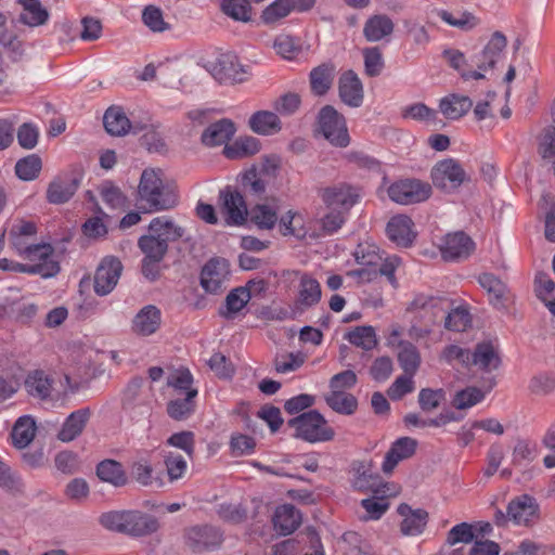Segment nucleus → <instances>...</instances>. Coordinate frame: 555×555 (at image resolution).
Wrapping results in <instances>:
<instances>
[{
	"instance_id": "nucleus-1",
	"label": "nucleus",
	"mask_w": 555,
	"mask_h": 555,
	"mask_svg": "<svg viewBox=\"0 0 555 555\" xmlns=\"http://www.w3.org/2000/svg\"><path fill=\"white\" fill-rule=\"evenodd\" d=\"M451 307L446 297L429 296L426 294L416 295L406 308L410 326L408 335L412 340L421 341L426 339L434 330L439 318Z\"/></svg>"
},
{
	"instance_id": "nucleus-2",
	"label": "nucleus",
	"mask_w": 555,
	"mask_h": 555,
	"mask_svg": "<svg viewBox=\"0 0 555 555\" xmlns=\"http://www.w3.org/2000/svg\"><path fill=\"white\" fill-rule=\"evenodd\" d=\"M162 170L147 168L143 170L138 186L141 202L150 211L168 210L178 205V195L172 185L163 180Z\"/></svg>"
},
{
	"instance_id": "nucleus-3",
	"label": "nucleus",
	"mask_w": 555,
	"mask_h": 555,
	"mask_svg": "<svg viewBox=\"0 0 555 555\" xmlns=\"http://www.w3.org/2000/svg\"><path fill=\"white\" fill-rule=\"evenodd\" d=\"M287 424L295 429L296 438L310 443L331 441L335 437L334 429L317 410L304 412L289 420Z\"/></svg>"
},
{
	"instance_id": "nucleus-4",
	"label": "nucleus",
	"mask_w": 555,
	"mask_h": 555,
	"mask_svg": "<svg viewBox=\"0 0 555 555\" xmlns=\"http://www.w3.org/2000/svg\"><path fill=\"white\" fill-rule=\"evenodd\" d=\"M319 127L323 137L334 146L346 147L350 137L346 120L333 106L326 105L319 113Z\"/></svg>"
},
{
	"instance_id": "nucleus-5",
	"label": "nucleus",
	"mask_w": 555,
	"mask_h": 555,
	"mask_svg": "<svg viewBox=\"0 0 555 555\" xmlns=\"http://www.w3.org/2000/svg\"><path fill=\"white\" fill-rule=\"evenodd\" d=\"M430 195V184L417 179L399 180L388 188L390 199L401 205L417 204L428 199Z\"/></svg>"
},
{
	"instance_id": "nucleus-6",
	"label": "nucleus",
	"mask_w": 555,
	"mask_h": 555,
	"mask_svg": "<svg viewBox=\"0 0 555 555\" xmlns=\"http://www.w3.org/2000/svg\"><path fill=\"white\" fill-rule=\"evenodd\" d=\"M433 184L446 192L455 191L468 177L461 164L452 158L438 162L430 173Z\"/></svg>"
},
{
	"instance_id": "nucleus-7",
	"label": "nucleus",
	"mask_w": 555,
	"mask_h": 555,
	"mask_svg": "<svg viewBox=\"0 0 555 555\" xmlns=\"http://www.w3.org/2000/svg\"><path fill=\"white\" fill-rule=\"evenodd\" d=\"M221 212L228 225H243L248 219V208L243 195L227 186L219 192Z\"/></svg>"
},
{
	"instance_id": "nucleus-8",
	"label": "nucleus",
	"mask_w": 555,
	"mask_h": 555,
	"mask_svg": "<svg viewBox=\"0 0 555 555\" xmlns=\"http://www.w3.org/2000/svg\"><path fill=\"white\" fill-rule=\"evenodd\" d=\"M229 274V261L223 258H212L202 269L201 285L207 293H221L227 288Z\"/></svg>"
},
{
	"instance_id": "nucleus-9",
	"label": "nucleus",
	"mask_w": 555,
	"mask_h": 555,
	"mask_svg": "<svg viewBox=\"0 0 555 555\" xmlns=\"http://www.w3.org/2000/svg\"><path fill=\"white\" fill-rule=\"evenodd\" d=\"M122 272V264L115 257H105L98 266L93 288L96 295L106 296L116 287Z\"/></svg>"
},
{
	"instance_id": "nucleus-10",
	"label": "nucleus",
	"mask_w": 555,
	"mask_h": 555,
	"mask_svg": "<svg viewBox=\"0 0 555 555\" xmlns=\"http://www.w3.org/2000/svg\"><path fill=\"white\" fill-rule=\"evenodd\" d=\"M506 37L501 31H495L483 49L474 55L473 63L477 67L475 72L485 74L493 69L495 64L504 56Z\"/></svg>"
},
{
	"instance_id": "nucleus-11",
	"label": "nucleus",
	"mask_w": 555,
	"mask_h": 555,
	"mask_svg": "<svg viewBox=\"0 0 555 555\" xmlns=\"http://www.w3.org/2000/svg\"><path fill=\"white\" fill-rule=\"evenodd\" d=\"M223 533L214 526H195L186 532V543L194 552L211 551L221 545Z\"/></svg>"
},
{
	"instance_id": "nucleus-12",
	"label": "nucleus",
	"mask_w": 555,
	"mask_h": 555,
	"mask_svg": "<svg viewBox=\"0 0 555 555\" xmlns=\"http://www.w3.org/2000/svg\"><path fill=\"white\" fill-rule=\"evenodd\" d=\"M358 198V190L345 183L326 188L322 192V199L328 209L343 210L345 214L350 210Z\"/></svg>"
},
{
	"instance_id": "nucleus-13",
	"label": "nucleus",
	"mask_w": 555,
	"mask_h": 555,
	"mask_svg": "<svg viewBox=\"0 0 555 555\" xmlns=\"http://www.w3.org/2000/svg\"><path fill=\"white\" fill-rule=\"evenodd\" d=\"M479 285L486 291L489 304L498 310H503L512 300V293L506 283L492 273H481Z\"/></svg>"
},
{
	"instance_id": "nucleus-14",
	"label": "nucleus",
	"mask_w": 555,
	"mask_h": 555,
	"mask_svg": "<svg viewBox=\"0 0 555 555\" xmlns=\"http://www.w3.org/2000/svg\"><path fill=\"white\" fill-rule=\"evenodd\" d=\"M474 248V242L464 232L447 234L440 246L442 257L446 260H459L467 258Z\"/></svg>"
},
{
	"instance_id": "nucleus-15",
	"label": "nucleus",
	"mask_w": 555,
	"mask_h": 555,
	"mask_svg": "<svg viewBox=\"0 0 555 555\" xmlns=\"http://www.w3.org/2000/svg\"><path fill=\"white\" fill-rule=\"evenodd\" d=\"M17 251L25 259L34 262L31 266L49 267L48 271H52V273L41 275L42 278H52L60 272L59 262L52 259L53 247L50 244L23 246Z\"/></svg>"
},
{
	"instance_id": "nucleus-16",
	"label": "nucleus",
	"mask_w": 555,
	"mask_h": 555,
	"mask_svg": "<svg viewBox=\"0 0 555 555\" xmlns=\"http://www.w3.org/2000/svg\"><path fill=\"white\" fill-rule=\"evenodd\" d=\"M413 225L414 223L409 216H393L387 223V236L397 246L406 248L412 245L416 236Z\"/></svg>"
},
{
	"instance_id": "nucleus-17",
	"label": "nucleus",
	"mask_w": 555,
	"mask_h": 555,
	"mask_svg": "<svg viewBox=\"0 0 555 555\" xmlns=\"http://www.w3.org/2000/svg\"><path fill=\"white\" fill-rule=\"evenodd\" d=\"M340 100L350 107H360L363 103V86L360 78L352 72L344 73L338 81Z\"/></svg>"
},
{
	"instance_id": "nucleus-18",
	"label": "nucleus",
	"mask_w": 555,
	"mask_h": 555,
	"mask_svg": "<svg viewBox=\"0 0 555 555\" xmlns=\"http://www.w3.org/2000/svg\"><path fill=\"white\" fill-rule=\"evenodd\" d=\"M212 76L219 80L230 79L241 82L244 79L246 70L238 62V57L233 53H224L210 69Z\"/></svg>"
},
{
	"instance_id": "nucleus-19",
	"label": "nucleus",
	"mask_w": 555,
	"mask_h": 555,
	"mask_svg": "<svg viewBox=\"0 0 555 555\" xmlns=\"http://www.w3.org/2000/svg\"><path fill=\"white\" fill-rule=\"evenodd\" d=\"M417 441L410 437L397 439L385 455L383 472L389 474L400 461L411 457L416 450Z\"/></svg>"
},
{
	"instance_id": "nucleus-20",
	"label": "nucleus",
	"mask_w": 555,
	"mask_h": 555,
	"mask_svg": "<svg viewBox=\"0 0 555 555\" xmlns=\"http://www.w3.org/2000/svg\"><path fill=\"white\" fill-rule=\"evenodd\" d=\"M78 186L79 182L75 178L56 177L48 185L47 199L54 205L67 203L74 196Z\"/></svg>"
},
{
	"instance_id": "nucleus-21",
	"label": "nucleus",
	"mask_w": 555,
	"mask_h": 555,
	"mask_svg": "<svg viewBox=\"0 0 555 555\" xmlns=\"http://www.w3.org/2000/svg\"><path fill=\"white\" fill-rule=\"evenodd\" d=\"M25 389L35 398L53 401L55 387L53 380L43 371L30 372L25 379Z\"/></svg>"
},
{
	"instance_id": "nucleus-22",
	"label": "nucleus",
	"mask_w": 555,
	"mask_h": 555,
	"mask_svg": "<svg viewBox=\"0 0 555 555\" xmlns=\"http://www.w3.org/2000/svg\"><path fill=\"white\" fill-rule=\"evenodd\" d=\"M272 520L275 531L288 535L301 524V514L294 505L284 504L276 507Z\"/></svg>"
},
{
	"instance_id": "nucleus-23",
	"label": "nucleus",
	"mask_w": 555,
	"mask_h": 555,
	"mask_svg": "<svg viewBox=\"0 0 555 555\" xmlns=\"http://www.w3.org/2000/svg\"><path fill=\"white\" fill-rule=\"evenodd\" d=\"M400 263V259L397 256L380 259L379 264L375 269H359L349 272V275L358 276L361 282H371L377 278V275H384L390 282L391 285H396L397 281L395 278V271Z\"/></svg>"
},
{
	"instance_id": "nucleus-24",
	"label": "nucleus",
	"mask_w": 555,
	"mask_h": 555,
	"mask_svg": "<svg viewBox=\"0 0 555 555\" xmlns=\"http://www.w3.org/2000/svg\"><path fill=\"white\" fill-rule=\"evenodd\" d=\"M235 133L234 124L227 118L220 119L208 126L202 133V143L206 146L225 144Z\"/></svg>"
},
{
	"instance_id": "nucleus-25",
	"label": "nucleus",
	"mask_w": 555,
	"mask_h": 555,
	"mask_svg": "<svg viewBox=\"0 0 555 555\" xmlns=\"http://www.w3.org/2000/svg\"><path fill=\"white\" fill-rule=\"evenodd\" d=\"M89 409H79L70 413L57 434V439L63 442H70L81 435L90 418Z\"/></svg>"
},
{
	"instance_id": "nucleus-26",
	"label": "nucleus",
	"mask_w": 555,
	"mask_h": 555,
	"mask_svg": "<svg viewBox=\"0 0 555 555\" xmlns=\"http://www.w3.org/2000/svg\"><path fill=\"white\" fill-rule=\"evenodd\" d=\"M398 513L403 517L401 532L404 535H417L423 532L428 518L426 511L422 508L412 509L403 503L399 505Z\"/></svg>"
},
{
	"instance_id": "nucleus-27",
	"label": "nucleus",
	"mask_w": 555,
	"mask_h": 555,
	"mask_svg": "<svg viewBox=\"0 0 555 555\" xmlns=\"http://www.w3.org/2000/svg\"><path fill=\"white\" fill-rule=\"evenodd\" d=\"M395 24L386 14H375L369 17L363 27V36L370 42H377L393 33Z\"/></svg>"
},
{
	"instance_id": "nucleus-28",
	"label": "nucleus",
	"mask_w": 555,
	"mask_h": 555,
	"mask_svg": "<svg viewBox=\"0 0 555 555\" xmlns=\"http://www.w3.org/2000/svg\"><path fill=\"white\" fill-rule=\"evenodd\" d=\"M160 325V311L149 305L143 307L132 320V331L142 336L154 334Z\"/></svg>"
},
{
	"instance_id": "nucleus-29",
	"label": "nucleus",
	"mask_w": 555,
	"mask_h": 555,
	"mask_svg": "<svg viewBox=\"0 0 555 555\" xmlns=\"http://www.w3.org/2000/svg\"><path fill=\"white\" fill-rule=\"evenodd\" d=\"M538 505L529 495H521L509 502L507 516L517 525H528L537 515Z\"/></svg>"
},
{
	"instance_id": "nucleus-30",
	"label": "nucleus",
	"mask_w": 555,
	"mask_h": 555,
	"mask_svg": "<svg viewBox=\"0 0 555 555\" xmlns=\"http://www.w3.org/2000/svg\"><path fill=\"white\" fill-rule=\"evenodd\" d=\"M127 534L142 537L157 531L159 525L155 517L137 511L126 512Z\"/></svg>"
},
{
	"instance_id": "nucleus-31",
	"label": "nucleus",
	"mask_w": 555,
	"mask_h": 555,
	"mask_svg": "<svg viewBox=\"0 0 555 555\" xmlns=\"http://www.w3.org/2000/svg\"><path fill=\"white\" fill-rule=\"evenodd\" d=\"M470 357V365L486 372L496 370L501 363L498 350L487 341L477 344Z\"/></svg>"
},
{
	"instance_id": "nucleus-32",
	"label": "nucleus",
	"mask_w": 555,
	"mask_h": 555,
	"mask_svg": "<svg viewBox=\"0 0 555 555\" xmlns=\"http://www.w3.org/2000/svg\"><path fill=\"white\" fill-rule=\"evenodd\" d=\"M253 132L261 135H272L281 131L282 124L279 116L270 111H258L248 120Z\"/></svg>"
},
{
	"instance_id": "nucleus-33",
	"label": "nucleus",
	"mask_w": 555,
	"mask_h": 555,
	"mask_svg": "<svg viewBox=\"0 0 555 555\" xmlns=\"http://www.w3.org/2000/svg\"><path fill=\"white\" fill-rule=\"evenodd\" d=\"M22 5V12L18 21L29 27H37L44 25L49 17V11L42 5L39 0H17Z\"/></svg>"
},
{
	"instance_id": "nucleus-34",
	"label": "nucleus",
	"mask_w": 555,
	"mask_h": 555,
	"mask_svg": "<svg viewBox=\"0 0 555 555\" xmlns=\"http://www.w3.org/2000/svg\"><path fill=\"white\" fill-rule=\"evenodd\" d=\"M321 296L320 283L311 275L302 273L298 285L297 304L302 308H309L319 304Z\"/></svg>"
},
{
	"instance_id": "nucleus-35",
	"label": "nucleus",
	"mask_w": 555,
	"mask_h": 555,
	"mask_svg": "<svg viewBox=\"0 0 555 555\" xmlns=\"http://www.w3.org/2000/svg\"><path fill=\"white\" fill-rule=\"evenodd\" d=\"M149 230L160 241H164L167 246L169 242L178 241L184 234L182 227L176 224L170 218L165 216L154 218L150 222Z\"/></svg>"
},
{
	"instance_id": "nucleus-36",
	"label": "nucleus",
	"mask_w": 555,
	"mask_h": 555,
	"mask_svg": "<svg viewBox=\"0 0 555 555\" xmlns=\"http://www.w3.org/2000/svg\"><path fill=\"white\" fill-rule=\"evenodd\" d=\"M336 67L332 63H323L310 72L311 90L317 95H324L332 87Z\"/></svg>"
},
{
	"instance_id": "nucleus-37",
	"label": "nucleus",
	"mask_w": 555,
	"mask_h": 555,
	"mask_svg": "<svg viewBox=\"0 0 555 555\" xmlns=\"http://www.w3.org/2000/svg\"><path fill=\"white\" fill-rule=\"evenodd\" d=\"M473 106V101L466 95L449 94L440 100V111L449 119H459Z\"/></svg>"
},
{
	"instance_id": "nucleus-38",
	"label": "nucleus",
	"mask_w": 555,
	"mask_h": 555,
	"mask_svg": "<svg viewBox=\"0 0 555 555\" xmlns=\"http://www.w3.org/2000/svg\"><path fill=\"white\" fill-rule=\"evenodd\" d=\"M105 130L116 137L125 135L131 129L129 118L126 116L121 107L112 106L107 108L103 117Z\"/></svg>"
},
{
	"instance_id": "nucleus-39",
	"label": "nucleus",
	"mask_w": 555,
	"mask_h": 555,
	"mask_svg": "<svg viewBox=\"0 0 555 555\" xmlns=\"http://www.w3.org/2000/svg\"><path fill=\"white\" fill-rule=\"evenodd\" d=\"M98 477L114 487H124L128 482L122 465L114 460H104L96 466Z\"/></svg>"
},
{
	"instance_id": "nucleus-40",
	"label": "nucleus",
	"mask_w": 555,
	"mask_h": 555,
	"mask_svg": "<svg viewBox=\"0 0 555 555\" xmlns=\"http://www.w3.org/2000/svg\"><path fill=\"white\" fill-rule=\"evenodd\" d=\"M36 422L29 415L21 416L14 424L12 429L13 444L18 449L26 448L36 436Z\"/></svg>"
},
{
	"instance_id": "nucleus-41",
	"label": "nucleus",
	"mask_w": 555,
	"mask_h": 555,
	"mask_svg": "<svg viewBox=\"0 0 555 555\" xmlns=\"http://www.w3.org/2000/svg\"><path fill=\"white\" fill-rule=\"evenodd\" d=\"M398 361L401 369L405 374L414 375L421 364V354L417 348L411 341L403 339L398 340Z\"/></svg>"
},
{
	"instance_id": "nucleus-42",
	"label": "nucleus",
	"mask_w": 555,
	"mask_h": 555,
	"mask_svg": "<svg viewBox=\"0 0 555 555\" xmlns=\"http://www.w3.org/2000/svg\"><path fill=\"white\" fill-rule=\"evenodd\" d=\"M260 151V142L254 137H245L235 140L232 144L225 145L224 155L229 159H241L253 156Z\"/></svg>"
},
{
	"instance_id": "nucleus-43",
	"label": "nucleus",
	"mask_w": 555,
	"mask_h": 555,
	"mask_svg": "<svg viewBox=\"0 0 555 555\" xmlns=\"http://www.w3.org/2000/svg\"><path fill=\"white\" fill-rule=\"evenodd\" d=\"M183 396V398L178 397L169 401L167 405L168 415L176 421L186 420L195 411V398L197 396V390H190Z\"/></svg>"
},
{
	"instance_id": "nucleus-44",
	"label": "nucleus",
	"mask_w": 555,
	"mask_h": 555,
	"mask_svg": "<svg viewBox=\"0 0 555 555\" xmlns=\"http://www.w3.org/2000/svg\"><path fill=\"white\" fill-rule=\"evenodd\" d=\"M325 402L336 413L351 415L358 408L357 398L345 391L331 390L325 396Z\"/></svg>"
},
{
	"instance_id": "nucleus-45",
	"label": "nucleus",
	"mask_w": 555,
	"mask_h": 555,
	"mask_svg": "<svg viewBox=\"0 0 555 555\" xmlns=\"http://www.w3.org/2000/svg\"><path fill=\"white\" fill-rule=\"evenodd\" d=\"M293 12V0H274L261 12L260 20L267 26H275Z\"/></svg>"
},
{
	"instance_id": "nucleus-46",
	"label": "nucleus",
	"mask_w": 555,
	"mask_h": 555,
	"mask_svg": "<svg viewBox=\"0 0 555 555\" xmlns=\"http://www.w3.org/2000/svg\"><path fill=\"white\" fill-rule=\"evenodd\" d=\"M250 300V291L247 287H236L225 297V310H220V314L227 319L233 318Z\"/></svg>"
},
{
	"instance_id": "nucleus-47",
	"label": "nucleus",
	"mask_w": 555,
	"mask_h": 555,
	"mask_svg": "<svg viewBox=\"0 0 555 555\" xmlns=\"http://www.w3.org/2000/svg\"><path fill=\"white\" fill-rule=\"evenodd\" d=\"M138 245L149 260L162 261L167 254L168 246L152 232L139 238Z\"/></svg>"
},
{
	"instance_id": "nucleus-48",
	"label": "nucleus",
	"mask_w": 555,
	"mask_h": 555,
	"mask_svg": "<svg viewBox=\"0 0 555 555\" xmlns=\"http://www.w3.org/2000/svg\"><path fill=\"white\" fill-rule=\"evenodd\" d=\"M443 59L448 62V64L457 70L462 78L465 80L468 79H483L486 76L480 72L468 70L465 68L466 59L464 53L456 49H446L442 52Z\"/></svg>"
},
{
	"instance_id": "nucleus-49",
	"label": "nucleus",
	"mask_w": 555,
	"mask_h": 555,
	"mask_svg": "<svg viewBox=\"0 0 555 555\" xmlns=\"http://www.w3.org/2000/svg\"><path fill=\"white\" fill-rule=\"evenodd\" d=\"M250 221L261 230H271L278 222L276 211L266 204H259L248 211Z\"/></svg>"
},
{
	"instance_id": "nucleus-50",
	"label": "nucleus",
	"mask_w": 555,
	"mask_h": 555,
	"mask_svg": "<svg viewBox=\"0 0 555 555\" xmlns=\"http://www.w3.org/2000/svg\"><path fill=\"white\" fill-rule=\"evenodd\" d=\"M220 8L234 21L248 23L251 20V5L247 0H222Z\"/></svg>"
},
{
	"instance_id": "nucleus-51",
	"label": "nucleus",
	"mask_w": 555,
	"mask_h": 555,
	"mask_svg": "<svg viewBox=\"0 0 555 555\" xmlns=\"http://www.w3.org/2000/svg\"><path fill=\"white\" fill-rule=\"evenodd\" d=\"M131 476L143 487L160 488L162 479L153 476V468L147 461L134 462L131 466Z\"/></svg>"
},
{
	"instance_id": "nucleus-52",
	"label": "nucleus",
	"mask_w": 555,
	"mask_h": 555,
	"mask_svg": "<svg viewBox=\"0 0 555 555\" xmlns=\"http://www.w3.org/2000/svg\"><path fill=\"white\" fill-rule=\"evenodd\" d=\"M350 344L364 350H372L377 345L375 331L372 326H357L346 335Z\"/></svg>"
},
{
	"instance_id": "nucleus-53",
	"label": "nucleus",
	"mask_w": 555,
	"mask_h": 555,
	"mask_svg": "<svg viewBox=\"0 0 555 555\" xmlns=\"http://www.w3.org/2000/svg\"><path fill=\"white\" fill-rule=\"evenodd\" d=\"M41 168V158L36 154H31L16 163L15 173L21 180L31 181L38 177Z\"/></svg>"
},
{
	"instance_id": "nucleus-54",
	"label": "nucleus",
	"mask_w": 555,
	"mask_h": 555,
	"mask_svg": "<svg viewBox=\"0 0 555 555\" xmlns=\"http://www.w3.org/2000/svg\"><path fill=\"white\" fill-rule=\"evenodd\" d=\"M485 399V392L477 387H467L460 391H456L452 405L456 410H467Z\"/></svg>"
},
{
	"instance_id": "nucleus-55",
	"label": "nucleus",
	"mask_w": 555,
	"mask_h": 555,
	"mask_svg": "<svg viewBox=\"0 0 555 555\" xmlns=\"http://www.w3.org/2000/svg\"><path fill=\"white\" fill-rule=\"evenodd\" d=\"M444 314H447L444 318V326L450 331L463 332L472 323L470 313L463 307H456L454 309L449 308Z\"/></svg>"
},
{
	"instance_id": "nucleus-56",
	"label": "nucleus",
	"mask_w": 555,
	"mask_h": 555,
	"mask_svg": "<svg viewBox=\"0 0 555 555\" xmlns=\"http://www.w3.org/2000/svg\"><path fill=\"white\" fill-rule=\"evenodd\" d=\"M0 487L13 494H24L25 483L9 466L0 461Z\"/></svg>"
},
{
	"instance_id": "nucleus-57",
	"label": "nucleus",
	"mask_w": 555,
	"mask_h": 555,
	"mask_svg": "<svg viewBox=\"0 0 555 555\" xmlns=\"http://www.w3.org/2000/svg\"><path fill=\"white\" fill-rule=\"evenodd\" d=\"M193 376L189 370H177L167 378V385L172 387L178 396L186 395L190 390H197L192 387Z\"/></svg>"
},
{
	"instance_id": "nucleus-58",
	"label": "nucleus",
	"mask_w": 555,
	"mask_h": 555,
	"mask_svg": "<svg viewBox=\"0 0 555 555\" xmlns=\"http://www.w3.org/2000/svg\"><path fill=\"white\" fill-rule=\"evenodd\" d=\"M438 16L449 25L462 30H470L478 24L477 18L467 12L461 13L456 17L452 13L441 10L438 12Z\"/></svg>"
},
{
	"instance_id": "nucleus-59",
	"label": "nucleus",
	"mask_w": 555,
	"mask_h": 555,
	"mask_svg": "<svg viewBox=\"0 0 555 555\" xmlns=\"http://www.w3.org/2000/svg\"><path fill=\"white\" fill-rule=\"evenodd\" d=\"M242 185L245 191L260 196L266 192L267 182L256 168H251L243 175Z\"/></svg>"
},
{
	"instance_id": "nucleus-60",
	"label": "nucleus",
	"mask_w": 555,
	"mask_h": 555,
	"mask_svg": "<svg viewBox=\"0 0 555 555\" xmlns=\"http://www.w3.org/2000/svg\"><path fill=\"white\" fill-rule=\"evenodd\" d=\"M142 20L155 33H162L169 28V25L164 21L162 10L154 5H149L143 10Z\"/></svg>"
},
{
	"instance_id": "nucleus-61",
	"label": "nucleus",
	"mask_w": 555,
	"mask_h": 555,
	"mask_svg": "<svg viewBox=\"0 0 555 555\" xmlns=\"http://www.w3.org/2000/svg\"><path fill=\"white\" fill-rule=\"evenodd\" d=\"M102 199L112 208H121L126 204V197L122 192L109 181H105L100 186Z\"/></svg>"
},
{
	"instance_id": "nucleus-62",
	"label": "nucleus",
	"mask_w": 555,
	"mask_h": 555,
	"mask_svg": "<svg viewBox=\"0 0 555 555\" xmlns=\"http://www.w3.org/2000/svg\"><path fill=\"white\" fill-rule=\"evenodd\" d=\"M365 73L370 77L378 76L384 67L379 48H367L363 51Z\"/></svg>"
},
{
	"instance_id": "nucleus-63",
	"label": "nucleus",
	"mask_w": 555,
	"mask_h": 555,
	"mask_svg": "<svg viewBox=\"0 0 555 555\" xmlns=\"http://www.w3.org/2000/svg\"><path fill=\"white\" fill-rule=\"evenodd\" d=\"M444 399L442 389L424 388L418 393V403L423 411L431 412L436 410Z\"/></svg>"
},
{
	"instance_id": "nucleus-64",
	"label": "nucleus",
	"mask_w": 555,
	"mask_h": 555,
	"mask_svg": "<svg viewBox=\"0 0 555 555\" xmlns=\"http://www.w3.org/2000/svg\"><path fill=\"white\" fill-rule=\"evenodd\" d=\"M414 390L413 375L403 374L396 378L387 390V395L392 400H400L406 393Z\"/></svg>"
}]
</instances>
